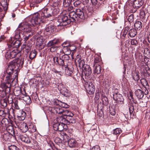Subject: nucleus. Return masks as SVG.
Here are the masks:
<instances>
[{
	"instance_id": "nucleus-2",
	"label": "nucleus",
	"mask_w": 150,
	"mask_h": 150,
	"mask_svg": "<svg viewBox=\"0 0 150 150\" xmlns=\"http://www.w3.org/2000/svg\"><path fill=\"white\" fill-rule=\"evenodd\" d=\"M52 16V9L50 8H45L40 12V13H36L34 14L31 18L30 22L34 26L42 22V20L44 18H49Z\"/></svg>"
},
{
	"instance_id": "nucleus-9",
	"label": "nucleus",
	"mask_w": 150,
	"mask_h": 150,
	"mask_svg": "<svg viewBox=\"0 0 150 150\" xmlns=\"http://www.w3.org/2000/svg\"><path fill=\"white\" fill-rule=\"evenodd\" d=\"M86 89L89 94H93L95 91V86L93 83L90 81H88L87 84H85Z\"/></svg>"
},
{
	"instance_id": "nucleus-56",
	"label": "nucleus",
	"mask_w": 150,
	"mask_h": 150,
	"mask_svg": "<svg viewBox=\"0 0 150 150\" xmlns=\"http://www.w3.org/2000/svg\"><path fill=\"white\" fill-rule=\"evenodd\" d=\"M81 4H82L81 2L79 0H76L73 3V5L75 7L79 8L80 7Z\"/></svg>"
},
{
	"instance_id": "nucleus-37",
	"label": "nucleus",
	"mask_w": 150,
	"mask_h": 150,
	"mask_svg": "<svg viewBox=\"0 0 150 150\" xmlns=\"http://www.w3.org/2000/svg\"><path fill=\"white\" fill-rule=\"evenodd\" d=\"M95 68L94 69V73L95 74H99L101 71V67L99 64H97L95 66Z\"/></svg>"
},
{
	"instance_id": "nucleus-1",
	"label": "nucleus",
	"mask_w": 150,
	"mask_h": 150,
	"mask_svg": "<svg viewBox=\"0 0 150 150\" xmlns=\"http://www.w3.org/2000/svg\"><path fill=\"white\" fill-rule=\"evenodd\" d=\"M24 63L23 59L18 58L11 62L6 70V78L14 81L18 79V71L22 67Z\"/></svg>"
},
{
	"instance_id": "nucleus-48",
	"label": "nucleus",
	"mask_w": 150,
	"mask_h": 150,
	"mask_svg": "<svg viewBox=\"0 0 150 150\" xmlns=\"http://www.w3.org/2000/svg\"><path fill=\"white\" fill-rule=\"evenodd\" d=\"M43 40L41 38H38L37 39L36 42V45L37 46L40 47L41 46L42 44Z\"/></svg>"
},
{
	"instance_id": "nucleus-45",
	"label": "nucleus",
	"mask_w": 150,
	"mask_h": 150,
	"mask_svg": "<svg viewBox=\"0 0 150 150\" xmlns=\"http://www.w3.org/2000/svg\"><path fill=\"white\" fill-rule=\"evenodd\" d=\"M50 8L52 9V12L53 13V16H54V15H57L59 11V8L57 7L54 8L53 7H51V8Z\"/></svg>"
},
{
	"instance_id": "nucleus-61",
	"label": "nucleus",
	"mask_w": 150,
	"mask_h": 150,
	"mask_svg": "<svg viewBox=\"0 0 150 150\" xmlns=\"http://www.w3.org/2000/svg\"><path fill=\"white\" fill-rule=\"evenodd\" d=\"M91 2L93 4V5H97V7H98L100 6L101 4L100 3H98L97 0H91Z\"/></svg>"
},
{
	"instance_id": "nucleus-7",
	"label": "nucleus",
	"mask_w": 150,
	"mask_h": 150,
	"mask_svg": "<svg viewBox=\"0 0 150 150\" xmlns=\"http://www.w3.org/2000/svg\"><path fill=\"white\" fill-rule=\"evenodd\" d=\"M19 54V52L17 50L9 49L6 52L5 57L7 59L9 60L15 57Z\"/></svg>"
},
{
	"instance_id": "nucleus-6",
	"label": "nucleus",
	"mask_w": 150,
	"mask_h": 150,
	"mask_svg": "<svg viewBox=\"0 0 150 150\" xmlns=\"http://www.w3.org/2000/svg\"><path fill=\"white\" fill-rule=\"evenodd\" d=\"M73 19L71 18H68V17L65 15L60 16L57 20L59 23L58 25L64 26L69 24L71 22H72Z\"/></svg>"
},
{
	"instance_id": "nucleus-23",
	"label": "nucleus",
	"mask_w": 150,
	"mask_h": 150,
	"mask_svg": "<svg viewBox=\"0 0 150 150\" xmlns=\"http://www.w3.org/2000/svg\"><path fill=\"white\" fill-rule=\"evenodd\" d=\"M68 144L70 147H75L77 145V142L74 139H70L68 141Z\"/></svg>"
},
{
	"instance_id": "nucleus-42",
	"label": "nucleus",
	"mask_w": 150,
	"mask_h": 150,
	"mask_svg": "<svg viewBox=\"0 0 150 150\" xmlns=\"http://www.w3.org/2000/svg\"><path fill=\"white\" fill-rule=\"evenodd\" d=\"M74 116H71L69 117H66V120L67 121V125L68 123H74L75 122V120L74 119L73 117Z\"/></svg>"
},
{
	"instance_id": "nucleus-34",
	"label": "nucleus",
	"mask_w": 150,
	"mask_h": 150,
	"mask_svg": "<svg viewBox=\"0 0 150 150\" xmlns=\"http://www.w3.org/2000/svg\"><path fill=\"white\" fill-rule=\"evenodd\" d=\"M137 34V31L135 29L133 28L129 31L128 35L131 38L134 37Z\"/></svg>"
},
{
	"instance_id": "nucleus-51",
	"label": "nucleus",
	"mask_w": 150,
	"mask_h": 150,
	"mask_svg": "<svg viewBox=\"0 0 150 150\" xmlns=\"http://www.w3.org/2000/svg\"><path fill=\"white\" fill-rule=\"evenodd\" d=\"M77 63L79 64V66L81 68H83L84 66V61L83 59H80L79 62H77Z\"/></svg>"
},
{
	"instance_id": "nucleus-13",
	"label": "nucleus",
	"mask_w": 150,
	"mask_h": 150,
	"mask_svg": "<svg viewBox=\"0 0 150 150\" xmlns=\"http://www.w3.org/2000/svg\"><path fill=\"white\" fill-rule=\"evenodd\" d=\"M113 96L114 99L116 101L117 103L120 104L124 103V99L122 95L115 93L113 94Z\"/></svg>"
},
{
	"instance_id": "nucleus-38",
	"label": "nucleus",
	"mask_w": 150,
	"mask_h": 150,
	"mask_svg": "<svg viewBox=\"0 0 150 150\" xmlns=\"http://www.w3.org/2000/svg\"><path fill=\"white\" fill-rule=\"evenodd\" d=\"M101 99L103 104L105 105H107L109 103L108 100V98L105 95H102Z\"/></svg>"
},
{
	"instance_id": "nucleus-54",
	"label": "nucleus",
	"mask_w": 150,
	"mask_h": 150,
	"mask_svg": "<svg viewBox=\"0 0 150 150\" xmlns=\"http://www.w3.org/2000/svg\"><path fill=\"white\" fill-rule=\"evenodd\" d=\"M60 92L63 95L65 96H67L68 93V89L66 88V87H65L64 88V89L61 91Z\"/></svg>"
},
{
	"instance_id": "nucleus-18",
	"label": "nucleus",
	"mask_w": 150,
	"mask_h": 150,
	"mask_svg": "<svg viewBox=\"0 0 150 150\" xmlns=\"http://www.w3.org/2000/svg\"><path fill=\"white\" fill-rule=\"evenodd\" d=\"M20 99L24 100L27 104H29L31 103V100L29 96L22 94L21 96Z\"/></svg>"
},
{
	"instance_id": "nucleus-10",
	"label": "nucleus",
	"mask_w": 150,
	"mask_h": 150,
	"mask_svg": "<svg viewBox=\"0 0 150 150\" xmlns=\"http://www.w3.org/2000/svg\"><path fill=\"white\" fill-rule=\"evenodd\" d=\"M53 127L54 130L62 131L64 129H67V124H63L58 122H54L53 125Z\"/></svg>"
},
{
	"instance_id": "nucleus-12",
	"label": "nucleus",
	"mask_w": 150,
	"mask_h": 150,
	"mask_svg": "<svg viewBox=\"0 0 150 150\" xmlns=\"http://www.w3.org/2000/svg\"><path fill=\"white\" fill-rule=\"evenodd\" d=\"M76 49V47L73 45L69 46V45L64 46L63 51L64 54H69L71 51H73Z\"/></svg>"
},
{
	"instance_id": "nucleus-57",
	"label": "nucleus",
	"mask_w": 150,
	"mask_h": 150,
	"mask_svg": "<svg viewBox=\"0 0 150 150\" xmlns=\"http://www.w3.org/2000/svg\"><path fill=\"white\" fill-rule=\"evenodd\" d=\"M9 150H20L19 148L14 145H11L8 147Z\"/></svg>"
},
{
	"instance_id": "nucleus-14",
	"label": "nucleus",
	"mask_w": 150,
	"mask_h": 150,
	"mask_svg": "<svg viewBox=\"0 0 150 150\" xmlns=\"http://www.w3.org/2000/svg\"><path fill=\"white\" fill-rule=\"evenodd\" d=\"M83 72L84 73L86 76L88 77L92 73V71L89 65L86 64L82 68Z\"/></svg>"
},
{
	"instance_id": "nucleus-29",
	"label": "nucleus",
	"mask_w": 150,
	"mask_h": 150,
	"mask_svg": "<svg viewBox=\"0 0 150 150\" xmlns=\"http://www.w3.org/2000/svg\"><path fill=\"white\" fill-rule=\"evenodd\" d=\"M65 73L67 75L71 76L73 73V69L65 65L64 67Z\"/></svg>"
},
{
	"instance_id": "nucleus-4",
	"label": "nucleus",
	"mask_w": 150,
	"mask_h": 150,
	"mask_svg": "<svg viewBox=\"0 0 150 150\" xmlns=\"http://www.w3.org/2000/svg\"><path fill=\"white\" fill-rule=\"evenodd\" d=\"M31 25L27 22H23L20 23L18 26V29L23 30L28 34L24 38L25 40L26 41L29 39V37L33 35V30L32 28Z\"/></svg>"
},
{
	"instance_id": "nucleus-30",
	"label": "nucleus",
	"mask_w": 150,
	"mask_h": 150,
	"mask_svg": "<svg viewBox=\"0 0 150 150\" xmlns=\"http://www.w3.org/2000/svg\"><path fill=\"white\" fill-rule=\"evenodd\" d=\"M21 41L20 40H16L13 41L11 44V46L13 47L18 48L21 45Z\"/></svg>"
},
{
	"instance_id": "nucleus-44",
	"label": "nucleus",
	"mask_w": 150,
	"mask_h": 150,
	"mask_svg": "<svg viewBox=\"0 0 150 150\" xmlns=\"http://www.w3.org/2000/svg\"><path fill=\"white\" fill-rule=\"evenodd\" d=\"M37 54V52L35 50L32 51L30 54L29 56L30 59L32 60L34 58H35L36 57Z\"/></svg>"
},
{
	"instance_id": "nucleus-22",
	"label": "nucleus",
	"mask_w": 150,
	"mask_h": 150,
	"mask_svg": "<svg viewBox=\"0 0 150 150\" xmlns=\"http://www.w3.org/2000/svg\"><path fill=\"white\" fill-rule=\"evenodd\" d=\"M9 123V121L7 118H3L0 122V128H1V127H6L8 126Z\"/></svg>"
},
{
	"instance_id": "nucleus-55",
	"label": "nucleus",
	"mask_w": 150,
	"mask_h": 150,
	"mask_svg": "<svg viewBox=\"0 0 150 150\" xmlns=\"http://www.w3.org/2000/svg\"><path fill=\"white\" fill-rule=\"evenodd\" d=\"M101 61L100 58L99 57H95L94 59L93 66H95L97 64H99V63Z\"/></svg>"
},
{
	"instance_id": "nucleus-47",
	"label": "nucleus",
	"mask_w": 150,
	"mask_h": 150,
	"mask_svg": "<svg viewBox=\"0 0 150 150\" xmlns=\"http://www.w3.org/2000/svg\"><path fill=\"white\" fill-rule=\"evenodd\" d=\"M9 132L10 133V134H11V136L15 138H16V137L20 138V135H19V134L18 133L17 131H14Z\"/></svg>"
},
{
	"instance_id": "nucleus-19",
	"label": "nucleus",
	"mask_w": 150,
	"mask_h": 150,
	"mask_svg": "<svg viewBox=\"0 0 150 150\" xmlns=\"http://www.w3.org/2000/svg\"><path fill=\"white\" fill-rule=\"evenodd\" d=\"M9 114V111L8 109H2L1 107H0V116L4 117L8 116Z\"/></svg>"
},
{
	"instance_id": "nucleus-36",
	"label": "nucleus",
	"mask_w": 150,
	"mask_h": 150,
	"mask_svg": "<svg viewBox=\"0 0 150 150\" xmlns=\"http://www.w3.org/2000/svg\"><path fill=\"white\" fill-rule=\"evenodd\" d=\"M133 79L135 81H137L139 79V72L137 71H134L132 73Z\"/></svg>"
},
{
	"instance_id": "nucleus-40",
	"label": "nucleus",
	"mask_w": 150,
	"mask_h": 150,
	"mask_svg": "<svg viewBox=\"0 0 150 150\" xmlns=\"http://www.w3.org/2000/svg\"><path fill=\"white\" fill-rule=\"evenodd\" d=\"M134 25L135 28L140 30L142 27V24L141 21H137L135 23Z\"/></svg>"
},
{
	"instance_id": "nucleus-24",
	"label": "nucleus",
	"mask_w": 150,
	"mask_h": 150,
	"mask_svg": "<svg viewBox=\"0 0 150 150\" xmlns=\"http://www.w3.org/2000/svg\"><path fill=\"white\" fill-rule=\"evenodd\" d=\"M135 94L137 98L139 99H141L144 96V93L140 89L137 90L135 92Z\"/></svg>"
},
{
	"instance_id": "nucleus-62",
	"label": "nucleus",
	"mask_w": 150,
	"mask_h": 150,
	"mask_svg": "<svg viewBox=\"0 0 150 150\" xmlns=\"http://www.w3.org/2000/svg\"><path fill=\"white\" fill-rule=\"evenodd\" d=\"M144 54L146 56L150 55V50L148 48L144 49Z\"/></svg>"
},
{
	"instance_id": "nucleus-31",
	"label": "nucleus",
	"mask_w": 150,
	"mask_h": 150,
	"mask_svg": "<svg viewBox=\"0 0 150 150\" xmlns=\"http://www.w3.org/2000/svg\"><path fill=\"white\" fill-rule=\"evenodd\" d=\"M52 7L58 8L60 6L61 2L60 0H52Z\"/></svg>"
},
{
	"instance_id": "nucleus-15",
	"label": "nucleus",
	"mask_w": 150,
	"mask_h": 150,
	"mask_svg": "<svg viewBox=\"0 0 150 150\" xmlns=\"http://www.w3.org/2000/svg\"><path fill=\"white\" fill-rule=\"evenodd\" d=\"M64 111V109L62 107L59 106L56 108H52L51 110V112L54 114H62Z\"/></svg>"
},
{
	"instance_id": "nucleus-63",
	"label": "nucleus",
	"mask_w": 150,
	"mask_h": 150,
	"mask_svg": "<svg viewBox=\"0 0 150 150\" xmlns=\"http://www.w3.org/2000/svg\"><path fill=\"white\" fill-rule=\"evenodd\" d=\"M129 111L131 116H134V112H133L134 109L133 106H130L129 108Z\"/></svg>"
},
{
	"instance_id": "nucleus-8",
	"label": "nucleus",
	"mask_w": 150,
	"mask_h": 150,
	"mask_svg": "<svg viewBox=\"0 0 150 150\" xmlns=\"http://www.w3.org/2000/svg\"><path fill=\"white\" fill-rule=\"evenodd\" d=\"M56 56L53 58V59L54 63L56 64H58L59 65L62 67V68L64 69V67L65 66V63L63 60L62 59L61 55L57 54Z\"/></svg>"
},
{
	"instance_id": "nucleus-52",
	"label": "nucleus",
	"mask_w": 150,
	"mask_h": 150,
	"mask_svg": "<svg viewBox=\"0 0 150 150\" xmlns=\"http://www.w3.org/2000/svg\"><path fill=\"white\" fill-rule=\"evenodd\" d=\"M145 68L142 67V69H143V70L144 71V72L147 73L149 75H150V69L149 67L147 65H145Z\"/></svg>"
},
{
	"instance_id": "nucleus-43",
	"label": "nucleus",
	"mask_w": 150,
	"mask_h": 150,
	"mask_svg": "<svg viewBox=\"0 0 150 150\" xmlns=\"http://www.w3.org/2000/svg\"><path fill=\"white\" fill-rule=\"evenodd\" d=\"M71 1V0H64L63 2V6L64 7L67 8L70 5Z\"/></svg>"
},
{
	"instance_id": "nucleus-28",
	"label": "nucleus",
	"mask_w": 150,
	"mask_h": 150,
	"mask_svg": "<svg viewBox=\"0 0 150 150\" xmlns=\"http://www.w3.org/2000/svg\"><path fill=\"white\" fill-rule=\"evenodd\" d=\"M11 134L8 132H6L3 135V139L6 141H11Z\"/></svg>"
},
{
	"instance_id": "nucleus-59",
	"label": "nucleus",
	"mask_w": 150,
	"mask_h": 150,
	"mask_svg": "<svg viewBox=\"0 0 150 150\" xmlns=\"http://www.w3.org/2000/svg\"><path fill=\"white\" fill-rule=\"evenodd\" d=\"M5 128H6L7 130L8 131V132H7L10 133L9 132H12L14 131L13 127L11 125H8V126Z\"/></svg>"
},
{
	"instance_id": "nucleus-32",
	"label": "nucleus",
	"mask_w": 150,
	"mask_h": 150,
	"mask_svg": "<svg viewBox=\"0 0 150 150\" xmlns=\"http://www.w3.org/2000/svg\"><path fill=\"white\" fill-rule=\"evenodd\" d=\"M14 94L15 96H18L23 94L21 93V88L18 87H16L14 89Z\"/></svg>"
},
{
	"instance_id": "nucleus-58",
	"label": "nucleus",
	"mask_w": 150,
	"mask_h": 150,
	"mask_svg": "<svg viewBox=\"0 0 150 150\" xmlns=\"http://www.w3.org/2000/svg\"><path fill=\"white\" fill-rule=\"evenodd\" d=\"M51 71L55 73L57 75H60V72L61 71H59L57 70L56 68L54 67H53L51 69Z\"/></svg>"
},
{
	"instance_id": "nucleus-26",
	"label": "nucleus",
	"mask_w": 150,
	"mask_h": 150,
	"mask_svg": "<svg viewBox=\"0 0 150 150\" xmlns=\"http://www.w3.org/2000/svg\"><path fill=\"white\" fill-rule=\"evenodd\" d=\"M56 121L57 122L67 124L66 118L64 116H63L62 115L57 117Z\"/></svg>"
},
{
	"instance_id": "nucleus-64",
	"label": "nucleus",
	"mask_w": 150,
	"mask_h": 150,
	"mask_svg": "<svg viewBox=\"0 0 150 150\" xmlns=\"http://www.w3.org/2000/svg\"><path fill=\"white\" fill-rule=\"evenodd\" d=\"M66 87L65 86L62 84L60 83L59 84L58 86V88L59 90L61 91L64 88Z\"/></svg>"
},
{
	"instance_id": "nucleus-21",
	"label": "nucleus",
	"mask_w": 150,
	"mask_h": 150,
	"mask_svg": "<svg viewBox=\"0 0 150 150\" xmlns=\"http://www.w3.org/2000/svg\"><path fill=\"white\" fill-rule=\"evenodd\" d=\"M60 42V41L59 39H55L52 40L50 41L47 43V45L48 47L55 46L54 45H58Z\"/></svg>"
},
{
	"instance_id": "nucleus-11",
	"label": "nucleus",
	"mask_w": 150,
	"mask_h": 150,
	"mask_svg": "<svg viewBox=\"0 0 150 150\" xmlns=\"http://www.w3.org/2000/svg\"><path fill=\"white\" fill-rule=\"evenodd\" d=\"M143 3L144 1L142 0H134L132 5L134 8L132 10V12H135L137 9H139L143 5Z\"/></svg>"
},
{
	"instance_id": "nucleus-49",
	"label": "nucleus",
	"mask_w": 150,
	"mask_h": 150,
	"mask_svg": "<svg viewBox=\"0 0 150 150\" xmlns=\"http://www.w3.org/2000/svg\"><path fill=\"white\" fill-rule=\"evenodd\" d=\"M122 132L121 129L117 128L113 130V134L116 135H118Z\"/></svg>"
},
{
	"instance_id": "nucleus-5",
	"label": "nucleus",
	"mask_w": 150,
	"mask_h": 150,
	"mask_svg": "<svg viewBox=\"0 0 150 150\" xmlns=\"http://www.w3.org/2000/svg\"><path fill=\"white\" fill-rule=\"evenodd\" d=\"M69 16L70 18L73 19L72 22L79 21L80 19H84L85 18L84 13L83 11L80 9L76 8L75 11L69 12Z\"/></svg>"
},
{
	"instance_id": "nucleus-33",
	"label": "nucleus",
	"mask_w": 150,
	"mask_h": 150,
	"mask_svg": "<svg viewBox=\"0 0 150 150\" xmlns=\"http://www.w3.org/2000/svg\"><path fill=\"white\" fill-rule=\"evenodd\" d=\"M54 26L53 25H48L46 27L45 30L47 32L51 34L54 31Z\"/></svg>"
},
{
	"instance_id": "nucleus-27",
	"label": "nucleus",
	"mask_w": 150,
	"mask_h": 150,
	"mask_svg": "<svg viewBox=\"0 0 150 150\" xmlns=\"http://www.w3.org/2000/svg\"><path fill=\"white\" fill-rule=\"evenodd\" d=\"M20 138L22 141L24 142L27 143H30L31 142L30 138L26 135H20Z\"/></svg>"
},
{
	"instance_id": "nucleus-53",
	"label": "nucleus",
	"mask_w": 150,
	"mask_h": 150,
	"mask_svg": "<svg viewBox=\"0 0 150 150\" xmlns=\"http://www.w3.org/2000/svg\"><path fill=\"white\" fill-rule=\"evenodd\" d=\"M129 28L128 26H126L122 33L121 35L123 37H125L127 33L128 30H129Z\"/></svg>"
},
{
	"instance_id": "nucleus-20",
	"label": "nucleus",
	"mask_w": 150,
	"mask_h": 150,
	"mask_svg": "<svg viewBox=\"0 0 150 150\" xmlns=\"http://www.w3.org/2000/svg\"><path fill=\"white\" fill-rule=\"evenodd\" d=\"M139 57L140 60V61L144 63H142V66H144V68H145V65H147L146 64L148 63V62L149 61V58L147 57L146 56H143L142 55H139ZM143 68H144V67Z\"/></svg>"
},
{
	"instance_id": "nucleus-16",
	"label": "nucleus",
	"mask_w": 150,
	"mask_h": 150,
	"mask_svg": "<svg viewBox=\"0 0 150 150\" xmlns=\"http://www.w3.org/2000/svg\"><path fill=\"white\" fill-rule=\"evenodd\" d=\"M6 96H2L1 94H0V107L5 108L7 105V99L4 98Z\"/></svg>"
},
{
	"instance_id": "nucleus-25",
	"label": "nucleus",
	"mask_w": 150,
	"mask_h": 150,
	"mask_svg": "<svg viewBox=\"0 0 150 150\" xmlns=\"http://www.w3.org/2000/svg\"><path fill=\"white\" fill-rule=\"evenodd\" d=\"M26 113L23 111H20L17 115V117L20 121L24 120L26 117Z\"/></svg>"
},
{
	"instance_id": "nucleus-60",
	"label": "nucleus",
	"mask_w": 150,
	"mask_h": 150,
	"mask_svg": "<svg viewBox=\"0 0 150 150\" xmlns=\"http://www.w3.org/2000/svg\"><path fill=\"white\" fill-rule=\"evenodd\" d=\"M127 19L130 23H132L133 22L134 20V15L133 14H130L128 17Z\"/></svg>"
},
{
	"instance_id": "nucleus-41",
	"label": "nucleus",
	"mask_w": 150,
	"mask_h": 150,
	"mask_svg": "<svg viewBox=\"0 0 150 150\" xmlns=\"http://www.w3.org/2000/svg\"><path fill=\"white\" fill-rule=\"evenodd\" d=\"M20 31L23 30H20L18 29V27L17 29V30L15 31V38L16 39H20L21 38V33L20 32Z\"/></svg>"
},
{
	"instance_id": "nucleus-50",
	"label": "nucleus",
	"mask_w": 150,
	"mask_h": 150,
	"mask_svg": "<svg viewBox=\"0 0 150 150\" xmlns=\"http://www.w3.org/2000/svg\"><path fill=\"white\" fill-rule=\"evenodd\" d=\"M69 54H64V55L61 56V57H62V59L63 60L64 62V63L67 62L70 59V57L69 56Z\"/></svg>"
},
{
	"instance_id": "nucleus-17",
	"label": "nucleus",
	"mask_w": 150,
	"mask_h": 150,
	"mask_svg": "<svg viewBox=\"0 0 150 150\" xmlns=\"http://www.w3.org/2000/svg\"><path fill=\"white\" fill-rule=\"evenodd\" d=\"M17 126L19 127L20 129L23 132H26L28 129L26 124L23 122H20L18 125V124H17Z\"/></svg>"
},
{
	"instance_id": "nucleus-35",
	"label": "nucleus",
	"mask_w": 150,
	"mask_h": 150,
	"mask_svg": "<svg viewBox=\"0 0 150 150\" xmlns=\"http://www.w3.org/2000/svg\"><path fill=\"white\" fill-rule=\"evenodd\" d=\"M141 83L145 88H149V84H148L146 80L144 78L140 80Z\"/></svg>"
},
{
	"instance_id": "nucleus-46",
	"label": "nucleus",
	"mask_w": 150,
	"mask_h": 150,
	"mask_svg": "<svg viewBox=\"0 0 150 150\" xmlns=\"http://www.w3.org/2000/svg\"><path fill=\"white\" fill-rule=\"evenodd\" d=\"M32 46V44L31 43L28 42L25 46L26 51L28 52L31 50Z\"/></svg>"
},
{
	"instance_id": "nucleus-39",
	"label": "nucleus",
	"mask_w": 150,
	"mask_h": 150,
	"mask_svg": "<svg viewBox=\"0 0 150 150\" xmlns=\"http://www.w3.org/2000/svg\"><path fill=\"white\" fill-rule=\"evenodd\" d=\"M140 18L142 19V21H146V13L142 9H141L140 10Z\"/></svg>"
},
{
	"instance_id": "nucleus-3",
	"label": "nucleus",
	"mask_w": 150,
	"mask_h": 150,
	"mask_svg": "<svg viewBox=\"0 0 150 150\" xmlns=\"http://www.w3.org/2000/svg\"><path fill=\"white\" fill-rule=\"evenodd\" d=\"M14 81L8 78L5 79V82L2 83L0 86V94L2 96H6L11 92V86Z\"/></svg>"
}]
</instances>
